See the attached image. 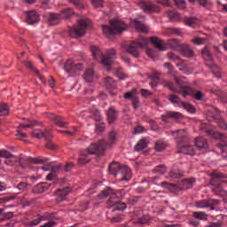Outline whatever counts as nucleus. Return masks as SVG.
<instances>
[{"instance_id":"nucleus-58","label":"nucleus","mask_w":227,"mask_h":227,"mask_svg":"<svg viewBox=\"0 0 227 227\" xmlns=\"http://www.w3.org/2000/svg\"><path fill=\"white\" fill-rule=\"evenodd\" d=\"M168 59H171V61H180V57H178V55H176L173 52H168Z\"/></svg>"},{"instance_id":"nucleus-35","label":"nucleus","mask_w":227,"mask_h":227,"mask_svg":"<svg viewBox=\"0 0 227 227\" xmlns=\"http://www.w3.org/2000/svg\"><path fill=\"white\" fill-rule=\"evenodd\" d=\"M192 217L200 219V221H207L208 219V215L203 211H195L192 213Z\"/></svg>"},{"instance_id":"nucleus-28","label":"nucleus","mask_w":227,"mask_h":227,"mask_svg":"<svg viewBox=\"0 0 227 227\" xmlns=\"http://www.w3.org/2000/svg\"><path fill=\"white\" fill-rule=\"evenodd\" d=\"M183 22L190 27H196L200 24V20L194 17H184Z\"/></svg>"},{"instance_id":"nucleus-5","label":"nucleus","mask_w":227,"mask_h":227,"mask_svg":"<svg viewBox=\"0 0 227 227\" xmlns=\"http://www.w3.org/2000/svg\"><path fill=\"white\" fill-rule=\"evenodd\" d=\"M92 56L96 61H101L102 65L105 67H111L114 59H116V51L115 50H107L106 55H103L100 49L97 46H92L90 48Z\"/></svg>"},{"instance_id":"nucleus-25","label":"nucleus","mask_w":227,"mask_h":227,"mask_svg":"<svg viewBox=\"0 0 227 227\" xmlns=\"http://www.w3.org/2000/svg\"><path fill=\"white\" fill-rule=\"evenodd\" d=\"M131 26H134L137 31H140V33H148L149 31L148 27L140 21H137V20H133Z\"/></svg>"},{"instance_id":"nucleus-31","label":"nucleus","mask_w":227,"mask_h":227,"mask_svg":"<svg viewBox=\"0 0 227 227\" xmlns=\"http://www.w3.org/2000/svg\"><path fill=\"white\" fill-rule=\"evenodd\" d=\"M168 100L171 102V104H174V106H177V107H182V106H184V101H182V99H180V98L175 94L169 95Z\"/></svg>"},{"instance_id":"nucleus-8","label":"nucleus","mask_w":227,"mask_h":227,"mask_svg":"<svg viewBox=\"0 0 227 227\" xmlns=\"http://www.w3.org/2000/svg\"><path fill=\"white\" fill-rule=\"evenodd\" d=\"M127 29V25L125 22L120 20H110L109 26H103V33L106 35V36H110L111 35H118V33H121Z\"/></svg>"},{"instance_id":"nucleus-9","label":"nucleus","mask_w":227,"mask_h":227,"mask_svg":"<svg viewBox=\"0 0 227 227\" xmlns=\"http://www.w3.org/2000/svg\"><path fill=\"white\" fill-rule=\"evenodd\" d=\"M91 27V21L88 20H78V25L69 28L68 34L72 38H79L86 33V29Z\"/></svg>"},{"instance_id":"nucleus-61","label":"nucleus","mask_w":227,"mask_h":227,"mask_svg":"<svg viewBox=\"0 0 227 227\" xmlns=\"http://www.w3.org/2000/svg\"><path fill=\"white\" fill-rule=\"evenodd\" d=\"M62 166L63 165L61 163H59L58 165H55V166H52L51 167V172H53L55 174L59 173V169H61Z\"/></svg>"},{"instance_id":"nucleus-63","label":"nucleus","mask_w":227,"mask_h":227,"mask_svg":"<svg viewBox=\"0 0 227 227\" xmlns=\"http://www.w3.org/2000/svg\"><path fill=\"white\" fill-rule=\"evenodd\" d=\"M136 95V89H133L131 92H127L124 95V98H130L132 100V98H134Z\"/></svg>"},{"instance_id":"nucleus-17","label":"nucleus","mask_w":227,"mask_h":227,"mask_svg":"<svg viewBox=\"0 0 227 227\" xmlns=\"http://www.w3.org/2000/svg\"><path fill=\"white\" fill-rule=\"evenodd\" d=\"M26 22L30 26L40 22V14H38V12L35 11H29L27 13Z\"/></svg>"},{"instance_id":"nucleus-6","label":"nucleus","mask_w":227,"mask_h":227,"mask_svg":"<svg viewBox=\"0 0 227 227\" xmlns=\"http://www.w3.org/2000/svg\"><path fill=\"white\" fill-rule=\"evenodd\" d=\"M211 178V185L213 186L212 192L216 194V196H221L223 192L224 194H227V192L223 190V183L226 182L224 178H226V175L218 172V171H213L210 174Z\"/></svg>"},{"instance_id":"nucleus-40","label":"nucleus","mask_w":227,"mask_h":227,"mask_svg":"<svg viewBox=\"0 0 227 227\" xmlns=\"http://www.w3.org/2000/svg\"><path fill=\"white\" fill-rule=\"evenodd\" d=\"M115 75L121 81H125V79H127L128 77L127 73H125V71H123V68L121 67H119L115 70Z\"/></svg>"},{"instance_id":"nucleus-51","label":"nucleus","mask_w":227,"mask_h":227,"mask_svg":"<svg viewBox=\"0 0 227 227\" xmlns=\"http://www.w3.org/2000/svg\"><path fill=\"white\" fill-rule=\"evenodd\" d=\"M69 3L76 6V8H79L80 10H82L84 8V4L81 0H68Z\"/></svg>"},{"instance_id":"nucleus-12","label":"nucleus","mask_w":227,"mask_h":227,"mask_svg":"<svg viewBox=\"0 0 227 227\" xmlns=\"http://www.w3.org/2000/svg\"><path fill=\"white\" fill-rule=\"evenodd\" d=\"M219 203H221V201H219V200H215V199H209V200H200L197 201L195 203V207H197V208H210V210H214L215 207V205H219Z\"/></svg>"},{"instance_id":"nucleus-1","label":"nucleus","mask_w":227,"mask_h":227,"mask_svg":"<svg viewBox=\"0 0 227 227\" xmlns=\"http://www.w3.org/2000/svg\"><path fill=\"white\" fill-rule=\"evenodd\" d=\"M115 142H116V132L111 131L109 133L108 142H106L105 140H100L98 143H92L90 144L89 148L82 152V155L79 158V164L81 165L88 164V162L91 160V158H90V155H97L98 157L104 155V152H106V148H107V146H111V145H113V143H115Z\"/></svg>"},{"instance_id":"nucleus-41","label":"nucleus","mask_w":227,"mask_h":227,"mask_svg":"<svg viewBox=\"0 0 227 227\" xmlns=\"http://www.w3.org/2000/svg\"><path fill=\"white\" fill-rule=\"evenodd\" d=\"M148 145V143L146 142V139H141L135 146L136 152H140V150H145L146 146Z\"/></svg>"},{"instance_id":"nucleus-27","label":"nucleus","mask_w":227,"mask_h":227,"mask_svg":"<svg viewBox=\"0 0 227 227\" xmlns=\"http://www.w3.org/2000/svg\"><path fill=\"white\" fill-rule=\"evenodd\" d=\"M195 146L201 149H207L208 148V143L207 142V139L203 137H199L195 139Z\"/></svg>"},{"instance_id":"nucleus-34","label":"nucleus","mask_w":227,"mask_h":227,"mask_svg":"<svg viewBox=\"0 0 227 227\" xmlns=\"http://www.w3.org/2000/svg\"><path fill=\"white\" fill-rule=\"evenodd\" d=\"M168 118H174L175 120H180L182 118V114L177 112H169L167 115H162L163 121H168Z\"/></svg>"},{"instance_id":"nucleus-46","label":"nucleus","mask_w":227,"mask_h":227,"mask_svg":"<svg viewBox=\"0 0 227 227\" xmlns=\"http://www.w3.org/2000/svg\"><path fill=\"white\" fill-rule=\"evenodd\" d=\"M217 148L220 150L222 156L227 159V145L226 144H217Z\"/></svg>"},{"instance_id":"nucleus-4","label":"nucleus","mask_w":227,"mask_h":227,"mask_svg":"<svg viewBox=\"0 0 227 227\" xmlns=\"http://www.w3.org/2000/svg\"><path fill=\"white\" fill-rule=\"evenodd\" d=\"M173 136L177 135V153H184V155H194V147L188 145L189 137L185 135V129H179L172 132Z\"/></svg>"},{"instance_id":"nucleus-37","label":"nucleus","mask_w":227,"mask_h":227,"mask_svg":"<svg viewBox=\"0 0 227 227\" xmlns=\"http://www.w3.org/2000/svg\"><path fill=\"white\" fill-rule=\"evenodd\" d=\"M214 139H220L221 143L219 145H227V136L223 135L217 131H215V134L212 137Z\"/></svg>"},{"instance_id":"nucleus-54","label":"nucleus","mask_w":227,"mask_h":227,"mask_svg":"<svg viewBox=\"0 0 227 227\" xmlns=\"http://www.w3.org/2000/svg\"><path fill=\"white\" fill-rule=\"evenodd\" d=\"M174 3L180 10H184L186 6L185 0H174Z\"/></svg>"},{"instance_id":"nucleus-16","label":"nucleus","mask_w":227,"mask_h":227,"mask_svg":"<svg viewBox=\"0 0 227 227\" xmlns=\"http://www.w3.org/2000/svg\"><path fill=\"white\" fill-rule=\"evenodd\" d=\"M47 160H49V159L43 156L36 158L28 157L21 159V164H45Z\"/></svg>"},{"instance_id":"nucleus-50","label":"nucleus","mask_w":227,"mask_h":227,"mask_svg":"<svg viewBox=\"0 0 227 227\" xmlns=\"http://www.w3.org/2000/svg\"><path fill=\"white\" fill-rule=\"evenodd\" d=\"M217 95L221 100V102H223V104H227V93L220 90L217 92Z\"/></svg>"},{"instance_id":"nucleus-57","label":"nucleus","mask_w":227,"mask_h":227,"mask_svg":"<svg viewBox=\"0 0 227 227\" xmlns=\"http://www.w3.org/2000/svg\"><path fill=\"white\" fill-rule=\"evenodd\" d=\"M104 5V0H92V6L94 8H102Z\"/></svg>"},{"instance_id":"nucleus-42","label":"nucleus","mask_w":227,"mask_h":227,"mask_svg":"<svg viewBox=\"0 0 227 227\" xmlns=\"http://www.w3.org/2000/svg\"><path fill=\"white\" fill-rule=\"evenodd\" d=\"M166 142L162 141V140H158L155 143V150L156 152H164V150H166Z\"/></svg>"},{"instance_id":"nucleus-56","label":"nucleus","mask_w":227,"mask_h":227,"mask_svg":"<svg viewBox=\"0 0 227 227\" xmlns=\"http://www.w3.org/2000/svg\"><path fill=\"white\" fill-rule=\"evenodd\" d=\"M36 125V121H28L27 124H20V129H30V127H35Z\"/></svg>"},{"instance_id":"nucleus-60","label":"nucleus","mask_w":227,"mask_h":227,"mask_svg":"<svg viewBox=\"0 0 227 227\" xmlns=\"http://www.w3.org/2000/svg\"><path fill=\"white\" fill-rule=\"evenodd\" d=\"M19 191H26L27 189V183L21 182L17 185Z\"/></svg>"},{"instance_id":"nucleus-59","label":"nucleus","mask_w":227,"mask_h":227,"mask_svg":"<svg viewBox=\"0 0 227 227\" xmlns=\"http://www.w3.org/2000/svg\"><path fill=\"white\" fill-rule=\"evenodd\" d=\"M132 105L134 109H137V107H139V98L137 97H133L131 99Z\"/></svg>"},{"instance_id":"nucleus-23","label":"nucleus","mask_w":227,"mask_h":227,"mask_svg":"<svg viewBox=\"0 0 227 227\" xmlns=\"http://www.w3.org/2000/svg\"><path fill=\"white\" fill-rule=\"evenodd\" d=\"M150 42L153 43V45H155L158 51H166V43L160 40L159 37H151Z\"/></svg>"},{"instance_id":"nucleus-20","label":"nucleus","mask_w":227,"mask_h":227,"mask_svg":"<svg viewBox=\"0 0 227 227\" xmlns=\"http://www.w3.org/2000/svg\"><path fill=\"white\" fill-rule=\"evenodd\" d=\"M199 129L200 132H204V134H207L209 137H213L215 133V130L212 129V127L207 122H200Z\"/></svg>"},{"instance_id":"nucleus-18","label":"nucleus","mask_w":227,"mask_h":227,"mask_svg":"<svg viewBox=\"0 0 227 227\" xmlns=\"http://www.w3.org/2000/svg\"><path fill=\"white\" fill-rule=\"evenodd\" d=\"M220 116L221 115L219 114V110L215 107H211L206 110V118L207 121H217Z\"/></svg>"},{"instance_id":"nucleus-52","label":"nucleus","mask_w":227,"mask_h":227,"mask_svg":"<svg viewBox=\"0 0 227 227\" xmlns=\"http://www.w3.org/2000/svg\"><path fill=\"white\" fill-rule=\"evenodd\" d=\"M166 172V166L159 165L153 170V173H159L160 175H164Z\"/></svg>"},{"instance_id":"nucleus-55","label":"nucleus","mask_w":227,"mask_h":227,"mask_svg":"<svg viewBox=\"0 0 227 227\" xmlns=\"http://www.w3.org/2000/svg\"><path fill=\"white\" fill-rule=\"evenodd\" d=\"M175 82H176V84H178V87H174L176 88V90H180V88H182V84H184L185 82L184 81V77H175L174 78Z\"/></svg>"},{"instance_id":"nucleus-3","label":"nucleus","mask_w":227,"mask_h":227,"mask_svg":"<svg viewBox=\"0 0 227 227\" xmlns=\"http://www.w3.org/2000/svg\"><path fill=\"white\" fill-rule=\"evenodd\" d=\"M163 86L165 88H168L170 91H173L174 93H178L179 95H183V97H192L195 98V100H203V97H205V94L201 92L200 90H194L191 87H181L179 90L175 88V85L171 82H164Z\"/></svg>"},{"instance_id":"nucleus-10","label":"nucleus","mask_w":227,"mask_h":227,"mask_svg":"<svg viewBox=\"0 0 227 227\" xmlns=\"http://www.w3.org/2000/svg\"><path fill=\"white\" fill-rule=\"evenodd\" d=\"M148 41L146 40V38H141L139 42L130 43L129 45L127 47L126 51L134 58H139V56H141L139 50L143 49V47H146Z\"/></svg>"},{"instance_id":"nucleus-39","label":"nucleus","mask_w":227,"mask_h":227,"mask_svg":"<svg viewBox=\"0 0 227 227\" xmlns=\"http://www.w3.org/2000/svg\"><path fill=\"white\" fill-rule=\"evenodd\" d=\"M42 221H43V216H41V217L36 218V219H34V220H32L30 222H26L24 223V225L26 227H35V226H38V224H40Z\"/></svg>"},{"instance_id":"nucleus-21","label":"nucleus","mask_w":227,"mask_h":227,"mask_svg":"<svg viewBox=\"0 0 227 227\" xmlns=\"http://www.w3.org/2000/svg\"><path fill=\"white\" fill-rule=\"evenodd\" d=\"M105 86L111 95H114V90H116V82L112 77L105 78Z\"/></svg>"},{"instance_id":"nucleus-19","label":"nucleus","mask_w":227,"mask_h":227,"mask_svg":"<svg viewBox=\"0 0 227 227\" xmlns=\"http://www.w3.org/2000/svg\"><path fill=\"white\" fill-rule=\"evenodd\" d=\"M32 136H34V137H36L37 139H42V137H43V139L49 140L51 139V137H52V134H51V131H49L48 129L43 131L42 129H35L32 132Z\"/></svg>"},{"instance_id":"nucleus-44","label":"nucleus","mask_w":227,"mask_h":227,"mask_svg":"<svg viewBox=\"0 0 227 227\" xmlns=\"http://www.w3.org/2000/svg\"><path fill=\"white\" fill-rule=\"evenodd\" d=\"M181 107H184V109H186V111H188V113H191L192 114H194L196 113V108H194V106L191 103L183 102Z\"/></svg>"},{"instance_id":"nucleus-32","label":"nucleus","mask_w":227,"mask_h":227,"mask_svg":"<svg viewBox=\"0 0 227 227\" xmlns=\"http://www.w3.org/2000/svg\"><path fill=\"white\" fill-rule=\"evenodd\" d=\"M167 16L173 22H180V20H182V18L180 17V13H178L177 12H175V11L167 12Z\"/></svg>"},{"instance_id":"nucleus-43","label":"nucleus","mask_w":227,"mask_h":227,"mask_svg":"<svg viewBox=\"0 0 227 227\" xmlns=\"http://www.w3.org/2000/svg\"><path fill=\"white\" fill-rule=\"evenodd\" d=\"M9 113L8 105L4 103L0 104V116H8Z\"/></svg>"},{"instance_id":"nucleus-36","label":"nucleus","mask_w":227,"mask_h":227,"mask_svg":"<svg viewBox=\"0 0 227 227\" xmlns=\"http://www.w3.org/2000/svg\"><path fill=\"white\" fill-rule=\"evenodd\" d=\"M70 188L67 187V188H63V189H59L56 192V196L58 198H59L60 200H63V198H65V196H68V194H70Z\"/></svg>"},{"instance_id":"nucleus-49","label":"nucleus","mask_w":227,"mask_h":227,"mask_svg":"<svg viewBox=\"0 0 227 227\" xmlns=\"http://www.w3.org/2000/svg\"><path fill=\"white\" fill-rule=\"evenodd\" d=\"M206 41L207 38L198 36L192 39V43H194V45H203V43H205Z\"/></svg>"},{"instance_id":"nucleus-2","label":"nucleus","mask_w":227,"mask_h":227,"mask_svg":"<svg viewBox=\"0 0 227 227\" xmlns=\"http://www.w3.org/2000/svg\"><path fill=\"white\" fill-rule=\"evenodd\" d=\"M116 194H118V191L113 190L111 187H106L98 194V198H107V196H110V199L107 201L109 208L113 207L114 210L123 212V210L127 208V204L116 198Z\"/></svg>"},{"instance_id":"nucleus-26","label":"nucleus","mask_w":227,"mask_h":227,"mask_svg":"<svg viewBox=\"0 0 227 227\" xmlns=\"http://www.w3.org/2000/svg\"><path fill=\"white\" fill-rule=\"evenodd\" d=\"M106 116L108 123H114V121H116V119L118 118V113L116 112L114 107H110L106 112Z\"/></svg>"},{"instance_id":"nucleus-14","label":"nucleus","mask_w":227,"mask_h":227,"mask_svg":"<svg viewBox=\"0 0 227 227\" xmlns=\"http://www.w3.org/2000/svg\"><path fill=\"white\" fill-rule=\"evenodd\" d=\"M49 120H51L56 123L58 127H60L61 129L67 128V125H68V121L65 117H61L59 115H56L54 114H48Z\"/></svg>"},{"instance_id":"nucleus-11","label":"nucleus","mask_w":227,"mask_h":227,"mask_svg":"<svg viewBox=\"0 0 227 227\" xmlns=\"http://www.w3.org/2000/svg\"><path fill=\"white\" fill-rule=\"evenodd\" d=\"M82 68H84L82 64L73 60H67L64 65V70L67 74H75V72H81Z\"/></svg>"},{"instance_id":"nucleus-30","label":"nucleus","mask_w":227,"mask_h":227,"mask_svg":"<svg viewBox=\"0 0 227 227\" xmlns=\"http://www.w3.org/2000/svg\"><path fill=\"white\" fill-rule=\"evenodd\" d=\"M194 184H196V179L194 177L184 179L181 182L182 189H192Z\"/></svg>"},{"instance_id":"nucleus-13","label":"nucleus","mask_w":227,"mask_h":227,"mask_svg":"<svg viewBox=\"0 0 227 227\" xmlns=\"http://www.w3.org/2000/svg\"><path fill=\"white\" fill-rule=\"evenodd\" d=\"M138 6L145 13H159V12H160L159 6L152 2H140Z\"/></svg>"},{"instance_id":"nucleus-15","label":"nucleus","mask_w":227,"mask_h":227,"mask_svg":"<svg viewBox=\"0 0 227 227\" xmlns=\"http://www.w3.org/2000/svg\"><path fill=\"white\" fill-rule=\"evenodd\" d=\"M44 19H46L50 26H57V24H59V20H61V14L46 12L44 14Z\"/></svg>"},{"instance_id":"nucleus-24","label":"nucleus","mask_w":227,"mask_h":227,"mask_svg":"<svg viewBox=\"0 0 227 227\" xmlns=\"http://www.w3.org/2000/svg\"><path fill=\"white\" fill-rule=\"evenodd\" d=\"M49 189H51V184L41 183L33 188V192H35V194H42V192H45V191H49Z\"/></svg>"},{"instance_id":"nucleus-29","label":"nucleus","mask_w":227,"mask_h":227,"mask_svg":"<svg viewBox=\"0 0 227 227\" xmlns=\"http://www.w3.org/2000/svg\"><path fill=\"white\" fill-rule=\"evenodd\" d=\"M166 44L173 51H180L182 47V43H180V41L176 39H169L167 41Z\"/></svg>"},{"instance_id":"nucleus-45","label":"nucleus","mask_w":227,"mask_h":227,"mask_svg":"<svg viewBox=\"0 0 227 227\" xmlns=\"http://www.w3.org/2000/svg\"><path fill=\"white\" fill-rule=\"evenodd\" d=\"M202 58L206 61H212V53L208 51V48H204L202 50Z\"/></svg>"},{"instance_id":"nucleus-33","label":"nucleus","mask_w":227,"mask_h":227,"mask_svg":"<svg viewBox=\"0 0 227 227\" xmlns=\"http://www.w3.org/2000/svg\"><path fill=\"white\" fill-rule=\"evenodd\" d=\"M83 79L85 82H91V81L95 79V73L93 72V69H87L84 73Z\"/></svg>"},{"instance_id":"nucleus-64","label":"nucleus","mask_w":227,"mask_h":227,"mask_svg":"<svg viewBox=\"0 0 227 227\" xmlns=\"http://www.w3.org/2000/svg\"><path fill=\"white\" fill-rule=\"evenodd\" d=\"M171 178H182L184 176V174L178 173V172H170Z\"/></svg>"},{"instance_id":"nucleus-48","label":"nucleus","mask_w":227,"mask_h":227,"mask_svg":"<svg viewBox=\"0 0 227 227\" xmlns=\"http://www.w3.org/2000/svg\"><path fill=\"white\" fill-rule=\"evenodd\" d=\"M77 128L73 127V130H59L60 134H65L66 136H75L77 134Z\"/></svg>"},{"instance_id":"nucleus-7","label":"nucleus","mask_w":227,"mask_h":227,"mask_svg":"<svg viewBox=\"0 0 227 227\" xmlns=\"http://www.w3.org/2000/svg\"><path fill=\"white\" fill-rule=\"evenodd\" d=\"M108 169L111 175H114V176H116V175H121V181L125 180L126 182H129V180L132 178V173L127 165H120V163L114 162L110 164Z\"/></svg>"},{"instance_id":"nucleus-62","label":"nucleus","mask_w":227,"mask_h":227,"mask_svg":"<svg viewBox=\"0 0 227 227\" xmlns=\"http://www.w3.org/2000/svg\"><path fill=\"white\" fill-rule=\"evenodd\" d=\"M140 93H141L142 97H145V98L150 97V95H152V92H150V90H145V89H141Z\"/></svg>"},{"instance_id":"nucleus-47","label":"nucleus","mask_w":227,"mask_h":227,"mask_svg":"<svg viewBox=\"0 0 227 227\" xmlns=\"http://www.w3.org/2000/svg\"><path fill=\"white\" fill-rule=\"evenodd\" d=\"M215 122L217 123L218 127H220V129H223V130L227 129L226 121L221 118V115L218 117V120H216Z\"/></svg>"},{"instance_id":"nucleus-22","label":"nucleus","mask_w":227,"mask_h":227,"mask_svg":"<svg viewBox=\"0 0 227 227\" xmlns=\"http://www.w3.org/2000/svg\"><path fill=\"white\" fill-rule=\"evenodd\" d=\"M179 51H181L182 56H184V58L194 57V51H192V48L187 44H181Z\"/></svg>"},{"instance_id":"nucleus-38","label":"nucleus","mask_w":227,"mask_h":227,"mask_svg":"<svg viewBox=\"0 0 227 227\" xmlns=\"http://www.w3.org/2000/svg\"><path fill=\"white\" fill-rule=\"evenodd\" d=\"M74 15V9L67 7L61 11L60 18L63 17V19H70Z\"/></svg>"},{"instance_id":"nucleus-53","label":"nucleus","mask_w":227,"mask_h":227,"mask_svg":"<svg viewBox=\"0 0 227 227\" xmlns=\"http://www.w3.org/2000/svg\"><path fill=\"white\" fill-rule=\"evenodd\" d=\"M0 157H3L4 159H12L13 154L6 150H0Z\"/></svg>"}]
</instances>
